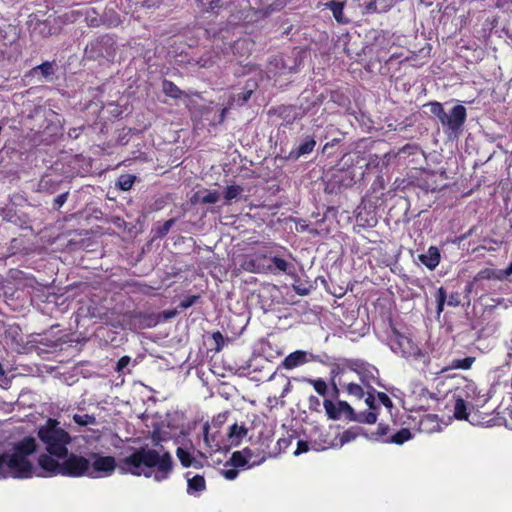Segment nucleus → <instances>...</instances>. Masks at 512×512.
<instances>
[{
  "label": "nucleus",
  "mask_w": 512,
  "mask_h": 512,
  "mask_svg": "<svg viewBox=\"0 0 512 512\" xmlns=\"http://www.w3.org/2000/svg\"><path fill=\"white\" fill-rule=\"evenodd\" d=\"M116 468L121 473L153 477L155 481L161 482L169 478L173 470V459L170 452L158 442L153 447L141 446L118 463L114 457L100 453H89L87 457L70 453L65 476L105 478L111 476Z\"/></svg>",
  "instance_id": "obj_1"
},
{
  "label": "nucleus",
  "mask_w": 512,
  "mask_h": 512,
  "mask_svg": "<svg viewBox=\"0 0 512 512\" xmlns=\"http://www.w3.org/2000/svg\"><path fill=\"white\" fill-rule=\"evenodd\" d=\"M38 437L45 447L46 453L38 457L36 477L65 476V467L70 460L68 446L72 442L70 434L60 426V423L49 418L38 429Z\"/></svg>",
  "instance_id": "obj_2"
},
{
  "label": "nucleus",
  "mask_w": 512,
  "mask_h": 512,
  "mask_svg": "<svg viewBox=\"0 0 512 512\" xmlns=\"http://www.w3.org/2000/svg\"><path fill=\"white\" fill-rule=\"evenodd\" d=\"M38 444L35 438L25 437L11 443L0 453V480L7 478L28 479L37 474L35 453Z\"/></svg>",
  "instance_id": "obj_3"
},
{
  "label": "nucleus",
  "mask_w": 512,
  "mask_h": 512,
  "mask_svg": "<svg viewBox=\"0 0 512 512\" xmlns=\"http://www.w3.org/2000/svg\"><path fill=\"white\" fill-rule=\"evenodd\" d=\"M389 346L395 354L405 358L416 367H425L429 363L428 354L405 335L395 333L389 340Z\"/></svg>",
  "instance_id": "obj_4"
},
{
  "label": "nucleus",
  "mask_w": 512,
  "mask_h": 512,
  "mask_svg": "<svg viewBox=\"0 0 512 512\" xmlns=\"http://www.w3.org/2000/svg\"><path fill=\"white\" fill-rule=\"evenodd\" d=\"M203 442L207 453L210 455L222 452H229V446L226 444L225 435L218 429H212L209 423H205L202 427Z\"/></svg>",
  "instance_id": "obj_5"
},
{
  "label": "nucleus",
  "mask_w": 512,
  "mask_h": 512,
  "mask_svg": "<svg viewBox=\"0 0 512 512\" xmlns=\"http://www.w3.org/2000/svg\"><path fill=\"white\" fill-rule=\"evenodd\" d=\"M467 116L466 108L463 105H455L449 113H446L441 122L444 131L449 134L458 135L462 131Z\"/></svg>",
  "instance_id": "obj_6"
},
{
  "label": "nucleus",
  "mask_w": 512,
  "mask_h": 512,
  "mask_svg": "<svg viewBox=\"0 0 512 512\" xmlns=\"http://www.w3.org/2000/svg\"><path fill=\"white\" fill-rule=\"evenodd\" d=\"M265 253H252L244 255L240 264L244 271L250 273H267L272 272L273 268L265 264Z\"/></svg>",
  "instance_id": "obj_7"
},
{
  "label": "nucleus",
  "mask_w": 512,
  "mask_h": 512,
  "mask_svg": "<svg viewBox=\"0 0 512 512\" xmlns=\"http://www.w3.org/2000/svg\"><path fill=\"white\" fill-rule=\"evenodd\" d=\"M326 414L330 419H339L342 416L352 420L354 409L345 401H339L334 404L331 400L325 399L323 402Z\"/></svg>",
  "instance_id": "obj_8"
},
{
  "label": "nucleus",
  "mask_w": 512,
  "mask_h": 512,
  "mask_svg": "<svg viewBox=\"0 0 512 512\" xmlns=\"http://www.w3.org/2000/svg\"><path fill=\"white\" fill-rule=\"evenodd\" d=\"M352 369L358 373L361 383L366 390L371 389L375 391V389L373 388V384L378 383V370L376 369V367L371 365L364 366L363 364L359 365L355 363Z\"/></svg>",
  "instance_id": "obj_9"
},
{
  "label": "nucleus",
  "mask_w": 512,
  "mask_h": 512,
  "mask_svg": "<svg viewBox=\"0 0 512 512\" xmlns=\"http://www.w3.org/2000/svg\"><path fill=\"white\" fill-rule=\"evenodd\" d=\"M248 429L245 425L233 424L229 427V430L225 436L226 444L229 446V450L232 447L238 446L243 438L246 437Z\"/></svg>",
  "instance_id": "obj_10"
},
{
  "label": "nucleus",
  "mask_w": 512,
  "mask_h": 512,
  "mask_svg": "<svg viewBox=\"0 0 512 512\" xmlns=\"http://www.w3.org/2000/svg\"><path fill=\"white\" fill-rule=\"evenodd\" d=\"M62 180L58 176L46 174L41 177L37 185V191L53 194L59 190Z\"/></svg>",
  "instance_id": "obj_11"
},
{
  "label": "nucleus",
  "mask_w": 512,
  "mask_h": 512,
  "mask_svg": "<svg viewBox=\"0 0 512 512\" xmlns=\"http://www.w3.org/2000/svg\"><path fill=\"white\" fill-rule=\"evenodd\" d=\"M203 11L219 14L232 5V0H196Z\"/></svg>",
  "instance_id": "obj_12"
},
{
  "label": "nucleus",
  "mask_w": 512,
  "mask_h": 512,
  "mask_svg": "<svg viewBox=\"0 0 512 512\" xmlns=\"http://www.w3.org/2000/svg\"><path fill=\"white\" fill-rule=\"evenodd\" d=\"M418 260L429 270L435 269L440 262V251L436 246H430L425 253L418 256Z\"/></svg>",
  "instance_id": "obj_13"
},
{
  "label": "nucleus",
  "mask_w": 512,
  "mask_h": 512,
  "mask_svg": "<svg viewBox=\"0 0 512 512\" xmlns=\"http://www.w3.org/2000/svg\"><path fill=\"white\" fill-rule=\"evenodd\" d=\"M307 362L308 353L302 350H297L295 352L290 353L288 356L284 358V360L282 361V367L291 370Z\"/></svg>",
  "instance_id": "obj_14"
},
{
  "label": "nucleus",
  "mask_w": 512,
  "mask_h": 512,
  "mask_svg": "<svg viewBox=\"0 0 512 512\" xmlns=\"http://www.w3.org/2000/svg\"><path fill=\"white\" fill-rule=\"evenodd\" d=\"M190 472L186 473L187 493L189 495L198 496L206 489V482L203 476L194 475L190 477Z\"/></svg>",
  "instance_id": "obj_15"
},
{
  "label": "nucleus",
  "mask_w": 512,
  "mask_h": 512,
  "mask_svg": "<svg viewBox=\"0 0 512 512\" xmlns=\"http://www.w3.org/2000/svg\"><path fill=\"white\" fill-rule=\"evenodd\" d=\"M316 145L313 137H307L296 149L289 153V158L298 159L299 157L310 154Z\"/></svg>",
  "instance_id": "obj_16"
},
{
  "label": "nucleus",
  "mask_w": 512,
  "mask_h": 512,
  "mask_svg": "<svg viewBox=\"0 0 512 512\" xmlns=\"http://www.w3.org/2000/svg\"><path fill=\"white\" fill-rule=\"evenodd\" d=\"M326 8L331 10L334 19L340 24L348 23V19L344 16V3L339 1H329L324 4Z\"/></svg>",
  "instance_id": "obj_17"
},
{
  "label": "nucleus",
  "mask_w": 512,
  "mask_h": 512,
  "mask_svg": "<svg viewBox=\"0 0 512 512\" xmlns=\"http://www.w3.org/2000/svg\"><path fill=\"white\" fill-rule=\"evenodd\" d=\"M176 455L184 467H195L198 468L201 466L200 462L191 454L190 451L183 447H178L176 450Z\"/></svg>",
  "instance_id": "obj_18"
},
{
  "label": "nucleus",
  "mask_w": 512,
  "mask_h": 512,
  "mask_svg": "<svg viewBox=\"0 0 512 512\" xmlns=\"http://www.w3.org/2000/svg\"><path fill=\"white\" fill-rule=\"evenodd\" d=\"M475 362V357L468 356L463 359H453L448 364L447 367L443 368L442 371L452 370V369H460V370H469L473 363Z\"/></svg>",
  "instance_id": "obj_19"
},
{
  "label": "nucleus",
  "mask_w": 512,
  "mask_h": 512,
  "mask_svg": "<svg viewBox=\"0 0 512 512\" xmlns=\"http://www.w3.org/2000/svg\"><path fill=\"white\" fill-rule=\"evenodd\" d=\"M389 430H390L389 425L380 423L375 432H372L370 434H363V436L370 441L384 443V441L388 439L386 436H387Z\"/></svg>",
  "instance_id": "obj_20"
},
{
  "label": "nucleus",
  "mask_w": 512,
  "mask_h": 512,
  "mask_svg": "<svg viewBox=\"0 0 512 512\" xmlns=\"http://www.w3.org/2000/svg\"><path fill=\"white\" fill-rule=\"evenodd\" d=\"M247 453H248L247 450L235 451L234 453H232L230 460L225 463V467L232 466L235 468H238V467H247L248 468L247 459L245 456Z\"/></svg>",
  "instance_id": "obj_21"
},
{
  "label": "nucleus",
  "mask_w": 512,
  "mask_h": 512,
  "mask_svg": "<svg viewBox=\"0 0 512 512\" xmlns=\"http://www.w3.org/2000/svg\"><path fill=\"white\" fill-rule=\"evenodd\" d=\"M272 265H270L273 268L272 274H276L278 272H283L286 274H291V270L293 269V265L288 263L286 260L274 256L271 258Z\"/></svg>",
  "instance_id": "obj_22"
},
{
  "label": "nucleus",
  "mask_w": 512,
  "mask_h": 512,
  "mask_svg": "<svg viewBox=\"0 0 512 512\" xmlns=\"http://www.w3.org/2000/svg\"><path fill=\"white\" fill-rule=\"evenodd\" d=\"M248 453L245 455L247 459L248 468H252L262 464L265 461V455L260 450H252L250 448H244Z\"/></svg>",
  "instance_id": "obj_23"
},
{
  "label": "nucleus",
  "mask_w": 512,
  "mask_h": 512,
  "mask_svg": "<svg viewBox=\"0 0 512 512\" xmlns=\"http://www.w3.org/2000/svg\"><path fill=\"white\" fill-rule=\"evenodd\" d=\"M363 434L365 433L361 431L360 428L347 429L339 436V444H335V446L342 447L343 445L355 440L359 435Z\"/></svg>",
  "instance_id": "obj_24"
},
{
  "label": "nucleus",
  "mask_w": 512,
  "mask_h": 512,
  "mask_svg": "<svg viewBox=\"0 0 512 512\" xmlns=\"http://www.w3.org/2000/svg\"><path fill=\"white\" fill-rule=\"evenodd\" d=\"M257 86L256 82L253 80H248L246 84L245 91L237 94L233 100L237 102L238 105L245 104L251 97L253 90Z\"/></svg>",
  "instance_id": "obj_25"
},
{
  "label": "nucleus",
  "mask_w": 512,
  "mask_h": 512,
  "mask_svg": "<svg viewBox=\"0 0 512 512\" xmlns=\"http://www.w3.org/2000/svg\"><path fill=\"white\" fill-rule=\"evenodd\" d=\"M412 438V434L409 429L402 428L397 433L389 437V439L385 440L384 443H393L397 445H402L406 441Z\"/></svg>",
  "instance_id": "obj_26"
},
{
  "label": "nucleus",
  "mask_w": 512,
  "mask_h": 512,
  "mask_svg": "<svg viewBox=\"0 0 512 512\" xmlns=\"http://www.w3.org/2000/svg\"><path fill=\"white\" fill-rule=\"evenodd\" d=\"M454 416L456 419H459V420H467L468 419L466 402L460 396H457L455 399Z\"/></svg>",
  "instance_id": "obj_27"
},
{
  "label": "nucleus",
  "mask_w": 512,
  "mask_h": 512,
  "mask_svg": "<svg viewBox=\"0 0 512 512\" xmlns=\"http://www.w3.org/2000/svg\"><path fill=\"white\" fill-rule=\"evenodd\" d=\"M352 421H357L366 424H374L377 421L376 410H370L369 412H361L359 414H356L354 412Z\"/></svg>",
  "instance_id": "obj_28"
},
{
  "label": "nucleus",
  "mask_w": 512,
  "mask_h": 512,
  "mask_svg": "<svg viewBox=\"0 0 512 512\" xmlns=\"http://www.w3.org/2000/svg\"><path fill=\"white\" fill-rule=\"evenodd\" d=\"M72 418L77 425L82 427L97 424L96 417L86 413H75Z\"/></svg>",
  "instance_id": "obj_29"
},
{
  "label": "nucleus",
  "mask_w": 512,
  "mask_h": 512,
  "mask_svg": "<svg viewBox=\"0 0 512 512\" xmlns=\"http://www.w3.org/2000/svg\"><path fill=\"white\" fill-rule=\"evenodd\" d=\"M163 92L172 98H180L182 91L171 81L165 80L163 82Z\"/></svg>",
  "instance_id": "obj_30"
},
{
  "label": "nucleus",
  "mask_w": 512,
  "mask_h": 512,
  "mask_svg": "<svg viewBox=\"0 0 512 512\" xmlns=\"http://www.w3.org/2000/svg\"><path fill=\"white\" fill-rule=\"evenodd\" d=\"M243 192V188L239 185H230L226 188L224 198L227 202H231L234 199H237L240 194Z\"/></svg>",
  "instance_id": "obj_31"
},
{
  "label": "nucleus",
  "mask_w": 512,
  "mask_h": 512,
  "mask_svg": "<svg viewBox=\"0 0 512 512\" xmlns=\"http://www.w3.org/2000/svg\"><path fill=\"white\" fill-rule=\"evenodd\" d=\"M364 386L357 383H348L346 386L347 393L358 399H361L365 395Z\"/></svg>",
  "instance_id": "obj_32"
},
{
  "label": "nucleus",
  "mask_w": 512,
  "mask_h": 512,
  "mask_svg": "<svg viewBox=\"0 0 512 512\" xmlns=\"http://www.w3.org/2000/svg\"><path fill=\"white\" fill-rule=\"evenodd\" d=\"M136 177L133 175H121L118 179L117 186L123 190L128 191L132 188Z\"/></svg>",
  "instance_id": "obj_33"
},
{
  "label": "nucleus",
  "mask_w": 512,
  "mask_h": 512,
  "mask_svg": "<svg viewBox=\"0 0 512 512\" xmlns=\"http://www.w3.org/2000/svg\"><path fill=\"white\" fill-rule=\"evenodd\" d=\"M35 72H40L45 79H49L54 74V67L51 62H44L34 68Z\"/></svg>",
  "instance_id": "obj_34"
},
{
  "label": "nucleus",
  "mask_w": 512,
  "mask_h": 512,
  "mask_svg": "<svg viewBox=\"0 0 512 512\" xmlns=\"http://www.w3.org/2000/svg\"><path fill=\"white\" fill-rule=\"evenodd\" d=\"M428 106L430 107V112L436 116L441 123L446 115L443 105L439 102H431Z\"/></svg>",
  "instance_id": "obj_35"
},
{
  "label": "nucleus",
  "mask_w": 512,
  "mask_h": 512,
  "mask_svg": "<svg viewBox=\"0 0 512 512\" xmlns=\"http://www.w3.org/2000/svg\"><path fill=\"white\" fill-rule=\"evenodd\" d=\"M306 381L314 387L315 391L319 395H321V396L326 395L327 384L324 380H322V379H307Z\"/></svg>",
  "instance_id": "obj_36"
},
{
  "label": "nucleus",
  "mask_w": 512,
  "mask_h": 512,
  "mask_svg": "<svg viewBox=\"0 0 512 512\" xmlns=\"http://www.w3.org/2000/svg\"><path fill=\"white\" fill-rule=\"evenodd\" d=\"M436 302H437V313L440 314L444 309V304L447 298L446 291L443 287H440L436 292Z\"/></svg>",
  "instance_id": "obj_37"
},
{
  "label": "nucleus",
  "mask_w": 512,
  "mask_h": 512,
  "mask_svg": "<svg viewBox=\"0 0 512 512\" xmlns=\"http://www.w3.org/2000/svg\"><path fill=\"white\" fill-rule=\"evenodd\" d=\"M375 391L369 389V390H366V394H367V397L365 398V403L367 404V406L369 407L370 410H377L378 409V405L376 404V401H377V396L375 397L374 396V393Z\"/></svg>",
  "instance_id": "obj_38"
},
{
  "label": "nucleus",
  "mask_w": 512,
  "mask_h": 512,
  "mask_svg": "<svg viewBox=\"0 0 512 512\" xmlns=\"http://www.w3.org/2000/svg\"><path fill=\"white\" fill-rule=\"evenodd\" d=\"M377 401L382 404L383 406H385L389 411L392 409L393 407V402L392 400L389 398V396L384 393V392H377Z\"/></svg>",
  "instance_id": "obj_39"
},
{
  "label": "nucleus",
  "mask_w": 512,
  "mask_h": 512,
  "mask_svg": "<svg viewBox=\"0 0 512 512\" xmlns=\"http://www.w3.org/2000/svg\"><path fill=\"white\" fill-rule=\"evenodd\" d=\"M68 195H69L68 191L58 195L53 201V209L59 210L67 201Z\"/></svg>",
  "instance_id": "obj_40"
},
{
  "label": "nucleus",
  "mask_w": 512,
  "mask_h": 512,
  "mask_svg": "<svg viewBox=\"0 0 512 512\" xmlns=\"http://www.w3.org/2000/svg\"><path fill=\"white\" fill-rule=\"evenodd\" d=\"M175 219H169L163 223L161 227L158 229V236L164 237L171 229V227L174 225Z\"/></svg>",
  "instance_id": "obj_41"
},
{
  "label": "nucleus",
  "mask_w": 512,
  "mask_h": 512,
  "mask_svg": "<svg viewBox=\"0 0 512 512\" xmlns=\"http://www.w3.org/2000/svg\"><path fill=\"white\" fill-rule=\"evenodd\" d=\"M220 199V194L217 191L207 193L202 197L203 203L214 204Z\"/></svg>",
  "instance_id": "obj_42"
},
{
  "label": "nucleus",
  "mask_w": 512,
  "mask_h": 512,
  "mask_svg": "<svg viewBox=\"0 0 512 512\" xmlns=\"http://www.w3.org/2000/svg\"><path fill=\"white\" fill-rule=\"evenodd\" d=\"M198 299V295L188 296L180 302L179 306L182 309H188L189 307L193 306L198 301Z\"/></svg>",
  "instance_id": "obj_43"
},
{
  "label": "nucleus",
  "mask_w": 512,
  "mask_h": 512,
  "mask_svg": "<svg viewBox=\"0 0 512 512\" xmlns=\"http://www.w3.org/2000/svg\"><path fill=\"white\" fill-rule=\"evenodd\" d=\"M131 358L129 356H123L121 357L116 365V371L117 372H123L124 369L130 364Z\"/></svg>",
  "instance_id": "obj_44"
},
{
  "label": "nucleus",
  "mask_w": 512,
  "mask_h": 512,
  "mask_svg": "<svg viewBox=\"0 0 512 512\" xmlns=\"http://www.w3.org/2000/svg\"><path fill=\"white\" fill-rule=\"evenodd\" d=\"M502 274H503V270H488L486 277L493 278L496 280H503V279L507 278L506 275H502Z\"/></svg>",
  "instance_id": "obj_45"
},
{
  "label": "nucleus",
  "mask_w": 512,
  "mask_h": 512,
  "mask_svg": "<svg viewBox=\"0 0 512 512\" xmlns=\"http://www.w3.org/2000/svg\"><path fill=\"white\" fill-rule=\"evenodd\" d=\"M221 474L227 479V480H234L238 476V471L235 468L230 469H224L221 471Z\"/></svg>",
  "instance_id": "obj_46"
},
{
  "label": "nucleus",
  "mask_w": 512,
  "mask_h": 512,
  "mask_svg": "<svg viewBox=\"0 0 512 512\" xmlns=\"http://www.w3.org/2000/svg\"><path fill=\"white\" fill-rule=\"evenodd\" d=\"M213 340L216 343V350H220L224 345V337L220 332H214L212 335Z\"/></svg>",
  "instance_id": "obj_47"
},
{
  "label": "nucleus",
  "mask_w": 512,
  "mask_h": 512,
  "mask_svg": "<svg viewBox=\"0 0 512 512\" xmlns=\"http://www.w3.org/2000/svg\"><path fill=\"white\" fill-rule=\"evenodd\" d=\"M309 450V445L306 441H298L297 443V449L295 450L294 454L299 455L301 453L307 452Z\"/></svg>",
  "instance_id": "obj_48"
},
{
  "label": "nucleus",
  "mask_w": 512,
  "mask_h": 512,
  "mask_svg": "<svg viewBox=\"0 0 512 512\" xmlns=\"http://www.w3.org/2000/svg\"><path fill=\"white\" fill-rule=\"evenodd\" d=\"M308 403H309V409H311V410H318V408L320 406L319 398L314 395H311L308 398Z\"/></svg>",
  "instance_id": "obj_49"
},
{
  "label": "nucleus",
  "mask_w": 512,
  "mask_h": 512,
  "mask_svg": "<svg viewBox=\"0 0 512 512\" xmlns=\"http://www.w3.org/2000/svg\"><path fill=\"white\" fill-rule=\"evenodd\" d=\"M448 305L450 306H457L460 303L459 295L458 293H453L448 298Z\"/></svg>",
  "instance_id": "obj_50"
},
{
  "label": "nucleus",
  "mask_w": 512,
  "mask_h": 512,
  "mask_svg": "<svg viewBox=\"0 0 512 512\" xmlns=\"http://www.w3.org/2000/svg\"><path fill=\"white\" fill-rule=\"evenodd\" d=\"M502 275H506L507 277L512 275V262L509 264V266L506 269H503Z\"/></svg>",
  "instance_id": "obj_51"
},
{
  "label": "nucleus",
  "mask_w": 512,
  "mask_h": 512,
  "mask_svg": "<svg viewBox=\"0 0 512 512\" xmlns=\"http://www.w3.org/2000/svg\"><path fill=\"white\" fill-rule=\"evenodd\" d=\"M227 111H228V110H227V108H223V109L221 110V114H220L219 122H223V121H224V119H225V117H226V113H227Z\"/></svg>",
  "instance_id": "obj_52"
},
{
  "label": "nucleus",
  "mask_w": 512,
  "mask_h": 512,
  "mask_svg": "<svg viewBox=\"0 0 512 512\" xmlns=\"http://www.w3.org/2000/svg\"><path fill=\"white\" fill-rule=\"evenodd\" d=\"M341 372H342V370H341L339 367L333 368V369L331 370V374H332V376H335L336 374H339V373H341Z\"/></svg>",
  "instance_id": "obj_53"
},
{
  "label": "nucleus",
  "mask_w": 512,
  "mask_h": 512,
  "mask_svg": "<svg viewBox=\"0 0 512 512\" xmlns=\"http://www.w3.org/2000/svg\"><path fill=\"white\" fill-rule=\"evenodd\" d=\"M175 314H176V312H174V311L168 312L167 314H165V318H171V317H173Z\"/></svg>",
  "instance_id": "obj_54"
},
{
  "label": "nucleus",
  "mask_w": 512,
  "mask_h": 512,
  "mask_svg": "<svg viewBox=\"0 0 512 512\" xmlns=\"http://www.w3.org/2000/svg\"><path fill=\"white\" fill-rule=\"evenodd\" d=\"M90 25H93V26L98 25V20L96 18L92 19Z\"/></svg>",
  "instance_id": "obj_55"
},
{
  "label": "nucleus",
  "mask_w": 512,
  "mask_h": 512,
  "mask_svg": "<svg viewBox=\"0 0 512 512\" xmlns=\"http://www.w3.org/2000/svg\"><path fill=\"white\" fill-rule=\"evenodd\" d=\"M511 39H512V37H511Z\"/></svg>",
  "instance_id": "obj_56"
}]
</instances>
